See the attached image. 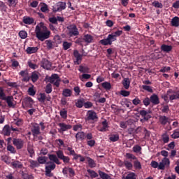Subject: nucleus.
Segmentation results:
<instances>
[{
	"label": "nucleus",
	"instance_id": "1",
	"mask_svg": "<svg viewBox=\"0 0 179 179\" xmlns=\"http://www.w3.org/2000/svg\"><path fill=\"white\" fill-rule=\"evenodd\" d=\"M35 34L36 38H38L39 41H44L45 40L50 38L51 31L48 30V28H47L43 22H41L40 24L36 26Z\"/></svg>",
	"mask_w": 179,
	"mask_h": 179
},
{
	"label": "nucleus",
	"instance_id": "2",
	"mask_svg": "<svg viewBox=\"0 0 179 179\" xmlns=\"http://www.w3.org/2000/svg\"><path fill=\"white\" fill-rule=\"evenodd\" d=\"M56 155L54 154H49L48 158L50 160V162H52L54 164H61V162L59 160H62L63 163L64 164H68L69 162H71V158L68 156H65L64 155V151L59 150L55 152Z\"/></svg>",
	"mask_w": 179,
	"mask_h": 179
},
{
	"label": "nucleus",
	"instance_id": "3",
	"mask_svg": "<svg viewBox=\"0 0 179 179\" xmlns=\"http://www.w3.org/2000/svg\"><path fill=\"white\" fill-rule=\"evenodd\" d=\"M122 34V31L117 30L110 34H109L106 39H101L99 41L100 44L102 45H111L113 42L117 41V38L120 37Z\"/></svg>",
	"mask_w": 179,
	"mask_h": 179
},
{
	"label": "nucleus",
	"instance_id": "4",
	"mask_svg": "<svg viewBox=\"0 0 179 179\" xmlns=\"http://www.w3.org/2000/svg\"><path fill=\"white\" fill-rule=\"evenodd\" d=\"M0 100L6 101L9 108H15V103H13V96H6L5 91L2 87H0Z\"/></svg>",
	"mask_w": 179,
	"mask_h": 179
},
{
	"label": "nucleus",
	"instance_id": "5",
	"mask_svg": "<svg viewBox=\"0 0 179 179\" xmlns=\"http://www.w3.org/2000/svg\"><path fill=\"white\" fill-rule=\"evenodd\" d=\"M68 30V36L69 37H75L76 36H79V29H78V27L75 24H71L67 26Z\"/></svg>",
	"mask_w": 179,
	"mask_h": 179
},
{
	"label": "nucleus",
	"instance_id": "6",
	"mask_svg": "<svg viewBox=\"0 0 179 179\" xmlns=\"http://www.w3.org/2000/svg\"><path fill=\"white\" fill-rule=\"evenodd\" d=\"M33 104H34V101L30 96L25 97L22 102V106L24 110H27V108H33Z\"/></svg>",
	"mask_w": 179,
	"mask_h": 179
},
{
	"label": "nucleus",
	"instance_id": "7",
	"mask_svg": "<svg viewBox=\"0 0 179 179\" xmlns=\"http://www.w3.org/2000/svg\"><path fill=\"white\" fill-rule=\"evenodd\" d=\"M31 132L34 138L38 136V135L41 134V131H40V124L37 123H31Z\"/></svg>",
	"mask_w": 179,
	"mask_h": 179
},
{
	"label": "nucleus",
	"instance_id": "8",
	"mask_svg": "<svg viewBox=\"0 0 179 179\" xmlns=\"http://www.w3.org/2000/svg\"><path fill=\"white\" fill-rule=\"evenodd\" d=\"M48 165L45 166V176L46 177H52V173H51V171L52 170H55V167H57V165L54 164V162H48Z\"/></svg>",
	"mask_w": 179,
	"mask_h": 179
},
{
	"label": "nucleus",
	"instance_id": "9",
	"mask_svg": "<svg viewBox=\"0 0 179 179\" xmlns=\"http://www.w3.org/2000/svg\"><path fill=\"white\" fill-rule=\"evenodd\" d=\"M168 94L169 95L170 101L173 100H179V90H173V89L168 90Z\"/></svg>",
	"mask_w": 179,
	"mask_h": 179
},
{
	"label": "nucleus",
	"instance_id": "10",
	"mask_svg": "<svg viewBox=\"0 0 179 179\" xmlns=\"http://www.w3.org/2000/svg\"><path fill=\"white\" fill-rule=\"evenodd\" d=\"M13 145L15 146L17 150H20V149H23V146H24V141L22 138H13Z\"/></svg>",
	"mask_w": 179,
	"mask_h": 179
},
{
	"label": "nucleus",
	"instance_id": "11",
	"mask_svg": "<svg viewBox=\"0 0 179 179\" xmlns=\"http://www.w3.org/2000/svg\"><path fill=\"white\" fill-rule=\"evenodd\" d=\"M99 117L94 110H88L87 113L86 121H97Z\"/></svg>",
	"mask_w": 179,
	"mask_h": 179
},
{
	"label": "nucleus",
	"instance_id": "12",
	"mask_svg": "<svg viewBox=\"0 0 179 179\" xmlns=\"http://www.w3.org/2000/svg\"><path fill=\"white\" fill-rule=\"evenodd\" d=\"M66 9V3L59 1L58 2L55 7H53V12H61V10H64Z\"/></svg>",
	"mask_w": 179,
	"mask_h": 179
},
{
	"label": "nucleus",
	"instance_id": "13",
	"mask_svg": "<svg viewBox=\"0 0 179 179\" xmlns=\"http://www.w3.org/2000/svg\"><path fill=\"white\" fill-rule=\"evenodd\" d=\"M51 62L48 61V59L43 58L41 61V66L43 68V69H47V71L51 69Z\"/></svg>",
	"mask_w": 179,
	"mask_h": 179
},
{
	"label": "nucleus",
	"instance_id": "14",
	"mask_svg": "<svg viewBox=\"0 0 179 179\" xmlns=\"http://www.w3.org/2000/svg\"><path fill=\"white\" fill-rule=\"evenodd\" d=\"M166 166H170V159L169 158H164L158 164V170H164Z\"/></svg>",
	"mask_w": 179,
	"mask_h": 179
},
{
	"label": "nucleus",
	"instance_id": "15",
	"mask_svg": "<svg viewBox=\"0 0 179 179\" xmlns=\"http://www.w3.org/2000/svg\"><path fill=\"white\" fill-rule=\"evenodd\" d=\"M58 126L60 127L59 132H65V131H68L72 128L71 124H66L65 123H59Z\"/></svg>",
	"mask_w": 179,
	"mask_h": 179
},
{
	"label": "nucleus",
	"instance_id": "16",
	"mask_svg": "<svg viewBox=\"0 0 179 179\" xmlns=\"http://www.w3.org/2000/svg\"><path fill=\"white\" fill-rule=\"evenodd\" d=\"M19 75L23 78L22 82H29L30 77L29 76V71L27 70L21 71Z\"/></svg>",
	"mask_w": 179,
	"mask_h": 179
},
{
	"label": "nucleus",
	"instance_id": "17",
	"mask_svg": "<svg viewBox=\"0 0 179 179\" xmlns=\"http://www.w3.org/2000/svg\"><path fill=\"white\" fill-rule=\"evenodd\" d=\"M159 122L160 123L161 125L164 126L168 123L170 124V118L164 115H159Z\"/></svg>",
	"mask_w": 179,
	"mask_h": 179
},
{
	"label": "nucleus",
	"instance_id": "18",
	"mask_svg": "<svg viewBox=\"0 0 179 179\" xmlns=\"http://www.w3.org/2000/svg\"><path fill=\"white\" fill-rule=\"evenodd\" d=\"M73 55L76 59L75 61V64H76L77 65H79L80 64L79 61H82V57H83V55H80L79 53V51H78V50H75L73 51Z\"/></svg>",
	"mask_w": 179,
	"mask_h": 179
},
{
	"label": "nucleus",
	"instance_id": "19",
	"mask_svg": "<svg viewBox=\"0 0 179 179\" xmlns=\"http://www.w3.org/2000/svg\"><path fill=\"white\" fill-rule=\"evenodd\" d=\"M76 142L78 141H85L86 139V133L83 131H78L76 134Z\"/></svg>",
	"mask_w": 179,
	"mask_h": 179
},
{
	"label": "nucleus",
	"instance_id": "20",
	"mask_svg": "<svg viewBox=\"0 0 179 179\" xmlns=\"http://www.w3.org/2000/svg\"><path fill=\"white\" fill-rule=\"evenodd\" d=\"M150 100L154 104V106H157V104H160V101L159 100V96L156 94H153L150 97Z\"/></svg>",
	"mask_w": 179,
	"mask_h": 179
},
{
	"label": "nucleus",
	"instance_id": "21",
	"mask_svg": "<svg viewBox=\"0 0 179 179\" xmlns=\"http://www.w3.org/2000/svg\"><path fill=\"white\" fill-rule=\"evenodd\" d=\"M78 71L81 72V73H89L90 72V68L87 66L80 65Z\"/></svg>",
	"mask_w": 179,
	"mask_h": 179
},
{
	"label": "nucleus",
	"instance_id": "22",
	"mask_svg": "<svg viewBox=\"0 0 179 179\" xmlns=\"http://www.w3.org/2000/svg\"><path fill=\"white\" fill-rule=\"evenodd\" d=\"M122 83L124 88L126 89V90H128V89H129V86H131V80L128 78H124Z\"/></svg>",
	"mask_w": 179,
	"mask_h": 179
},
{
	"label": "nucleus",
	"instance_id": "23",
	"mask_svg": "<svg viewBox=\"0 0 179 179\" xmlns=\"http://www.w3.org/2000/svg\"><path fill=\"white\" fill-rule=\"evenodd\" d=\"M13 169H23V164L20 161H14L11 163Z\"/></svg>",
	"mask_w": 179,
	"mask_h": 179
},
{
	"label": "nucleus",
	"instance_id": "24",
	"mask_svg": "<svg viewBox=\"0 0 179 179\" xmlns=\"http://www.w3.org/2000/svg\"><path fill=\"white\" fill-rule=\"evenodd\" d=\"M171 24L173 27H179V17L176 16L171 19Z\"/></svg>",
	"mask_w": 179,
	"mask_h": 179
},
{
	"label": "nucleus",
	"instance_id": "25",
	"mask_svg": "<svg viewBox=\"0 0 179 179\" xmlns=\"http://www.w3.org/2000/svg\"><path fill=\"white\" fill-rule=\"evenodd\" d=\"M84 41L85 43H87V44H90L93 43V36L87 34L84 36Z\"/></svg>",
	"mask_w": 179,
	"mask_h": 179
},
{
	"label": "nucleus",
	"instance_id": "26",
	"mask_svg": "<svg viewBox=\"0 0 179 179\" xmlns=\"http://www.w3.org/2000/svg\"><path fill=\"white\" fill-rule=\"evenodd\" d=\"M161 50L164 51V52H170V51L173 50V46L163 44L161 45Z\"/></svg>",
	"mask_w": 179,
	"mask_h": 179
},
{
	"label": "nucleus",
	"instance_id": "27",
	"mask_svg": "<svg viewBox=\"0 0 179 179\" xmlns=\"http://www.w3.org/2000/svg\"><path fill=\"white\" fill-rule=\"evenodd\" d=\"M10 126L9 125H6L4 126L3 129V135H5V136H10Z\"/></svg>",
	"mask_w": 179,
	"mask_h": 179
},
{
	"label": "nucleus",
	"instance_id": "28",
	"mask_svg": "<svg viewBox=\"0 0 179 179\" xmlns=\"http://www.w3.org/2000/svg\"><path fill=\"white\" fill-rule=\"evenodd\" d=\"M87 160L88 166L90 167V169H94V167H96V162H94V159L90 158V157H87Z\"/></svg>",
	"mask_w": 179,
	"mask_h": 179
},
{
	"label": "nucleus",
	"instance_id": "29",
	"mask_svg": "<svg viewBox=\"0 0 179 179\" xmlns=\"http://www.w3.org/2000/svg\"><path fill=\"white\" fill-rule=\"evenodd\" d=\"M148 111H146L145 110H140V115H141V117H143L144 120H145V121H148V120H149V118H152V116H150V115H148Z\"/></svg>",
	"mask_w": 179,
	"mask_h": 179
},
{
	"label": "nucleus",
	"instance_id": "30",
	"mask_svg": "<svg viewBox=\"0 0 179 179\" xmlns=\"http://www.w3.org/2000/svg\"><path fill=\"white\" fill-rule=\"evenodd\" d=\"M38 51V48L37 47H28L26 50L27 54H35Z\"/></svg>",
	"mask_w": 179,
	"mask_h": 179
},
{
	"label": "nucleus",
	"instance_id": "31",
	"mask_svg": "<svg viewBox=\"0 0 179 179\" xmlns=\"http://www.w3.org/2000/svg\"><path fill=\"white\" fill-rule=\"evenodd\" d=\"M30 78L33 83H36L38 80V73L37 71L32 72Z\"/></svg>",
	"mask_w": 179,
	"mask_h": 179
},
{
	"label": "nucleus",
	"instance_id": "32",
	"mask_svg": "<svg viewBox=\"0 0 179 179\" xmlns=\"http://www.w3.org/2000/svg\"><path fill=\"white\" fill-rule=\"evenodd\" d=\"M98 173H99V176H100V178L101 179H111V176H110V175H108V173L103 172L100 170L98 171Z\"/></svg>",
	"mask_w": 179,
	"mask_h": 179
},
{
	"label": "nucleus",
	"instance_id": "33",
	"mask_svg": "<svg viewBox=\"0 0 179 179\" xmlns=\"http://www.w3.org/2000/svg\"><path fill=\"white\" fill-rule=\"evenodd\" d=\"M85 106V99L81 98L80 99H78L76 102V106L77 108H82Z\"/></svg>",
	"mask_w": 179,
	"mask_h": 179
},
{
	"label": "nucleus",
	"instance_id": "34",
	"mask_svg": "<svg viewBox=\"0 0 179 179\" xmlns=\"http://www.w3.org/2000/svg\"><path fill=\"white\" fill-rule=\"evenodd\" d=\"M29 167L31 169H36V167H40V164H38V162L34 161L33 159H29Z\"/></svg>",
	"mask_w": 179,
	"mask_h": 179
},
{
	"label": "nucleus",
	"instance_id": "35",
	"mask_svg": "<svg viewBox=\"0 0 179 179\" xmlns=\"http://www.w3.org/2000/svg\"><path fill=\"white\" fill-rule=\"evenodd\" d=\"M23 23L25 24H33V23H34V19L30 17H24Z\"/></svg>",
	"mask_w": 179,
	"mask_h": 179
},
{
	"label": "nucleus",
	"instance_id": "36",
	"mask_svg": "<svg viewBox=\"0 0 179 179\" xmlns=\"http://www.w3.org/2000/svg\"><path fill=\"white\" fill-rule=\"evenodd\" d=\"M27 152L29 153L30 157H33V155H34V149L33 148V145L30 143H28L27 145Z\"/></svg>",
	"mask_w": 179,
	"mask_h": 179
},
{
	"label": "nucleus",
	"instance_id": "37",
	"mask_svg": "<svg viewBox=\"0 0 179 179\" xmlns=\"http://www.w3.org/2000/svg\"><path fill=\"white\" fill-rule=\"evenodd\" d=\"M45 44H46V47L48 50H52V48H54L55 47V45H54L55 43L52 42V41L51 40H46L45 41Z\"/></svg>",
	"mask_w": 179,
	"mask_h": 179
},
{
	"label": "nucleus",
	"instance_id": "38",
	"mask_svg": "<svg viewBox=\"0 0 179 179\" xmlns=\"http://www.w3.org/2000/svg\"><path fill=\"white\" fill-rule=\"evenodd\" d=\"M123 164L127 170H132V168L134 167V165H132V162L128 160H124Z\"/></svg>",
	"mask_w": 179,
	"mask_h": 179
},
{
	"label": "nucleus",
	"instance_id": "39",
	"mask_svg": "<svg viewBox=\"0 0 179 179\" xmlns=\"http://www.w3.org/2000/svg\"><path fill=\"white\" fill-rule=\"evenodd\" d=\"M62 94L64 97H71V96H72V90L70 89H64L62 92Z\"/></svg>",
	"mask_w": 179,
	"mask_h": 179
},
{
	"label": "nucleus",
	"instance_id": "40",
	"mask_svg": "<svg viewBox=\"0 0 179 179\" xmlns=\"http://www.w3.org/2000/svg\"><path fill=\"white\" fill-rule=\"evenodd\" d=\"M87 171L90 173L91 178H97L99 177V173L93 170L87 169Z\"/></svg>",
	"mask_w": 179,
	"mask_h": 179
},
{
	"label": "nucleus",
	"instance_id": "41",
	"mask_svg": "<svg viewBox=\"0 0 179 179\" xmlns=\"http://www.w3.org/2000/svg\"><path fill=\"white\" fill-rule=\"evenodd\" d=\"M101 86L105 90H111V83L108 82L102 83Z\"/></svg>",
	"mask_w": 179,
	"mask_h": 179
},
{
	"label": "nucleus",
	"instance_id": "42",
	"mask_svg": "<svg viewBox=\"0 0 179 179\" xmlns=\"http://www.w3.org/2000/svg\"><path fill=\"white\" fill-rule=\"evenodd\" d=\"M134 166L135 167L136 170H141L142 169V164L141 162L135 159L134 162Z\"/></svg>",
	"mask_w": 179,
	"mask_h": 179
},
{
	"label": "nucleus",
	"instance_id": "43",
	"mask_svg": "<svg viewBox=\"0 0 179 179\" xmlns=\"http://www.w3.org/2000/svg\"><path fill=\"white\" fill-rule=\"evenodd\" d=\"M109 140L110 141V142H117V141L120 140V135L113 134L109 138Z\"/></svg>",
	"mask_w": 179,
	"mask_h": 179
},
{
	"label": "nucleus",
	"instance_id": "44",
	"mask_svg": "<svg viewBox=\"0 0 179 179\" xmlns=\"http://www.w3.org/2000/svg\"><path fill=\"white\" fill-rule=\"evenodd\" d=\"M45 99H46L45 93L39 94V97L38 98V101H40V103H45Z\"/></svg>",
	"mask_w": 179,
	"mask_h": 179
},
{
	"label": "nucleus",
	"instance_id": "45",
	"mask_svg": "<svg viewBox=\"0 0 179 179\" xmlns=\"http://www.w3.org/2000/svg\"><path fill=\"white\" fill-rule=\"evenodd\" d=\"M170 96H171V94H169V92L167 91L166 94H162L161 97L162 99H163V100H164V101H166V103H169V101H170Z\"/></svg>",
	"mask_w": 179,
	"mask_h": 179
},
{
	"label": "nucleus",
	"instance_id": "46",
	"mask_svg": "<svg viewBox=\"0 0 179 179\" xmlns=\"http://www.w3.org/2000/svg\"><path fill=\"white\" fill-rule=\"evenodd\" d=\"M45 92L47 94H50L52 92V85L51 83H48L45 88Z\"/></svg>",
	"mask_w": 179,
	"mask_h": 179
},
{
	"label": "nucleus",
	"instance_id": "47",
	"mask_svg": "<svg viewBox=\"0 0 179 179\" xmlns=\"http://www.w3.org/2000/svg\"><path fill=\"white\" fill-rule=\"evenodd\" d=\"M59 114L60 117H62V118H64V120H66V118L68 117V111L65 110V109L60 110Z\"/></svg>",
	"mask_w": 179,
	"mask_h": 179
},
{
	"label": "nucleus",
	"instance_id": "48",
	"mask_svg": "<svg viewBox=\"0 0 179 179\" xmlns=\"http://www.w3.org/2000/svg\"><path fill=\"white\" fill-rule=\"evenodd\" d=\"M119 94H120V95L122 96L123 97H128V96H129V94H131V92L122 90H120V92H119Z\"/></svg>",
	"mask_w": 179,
	"mask_h": 179
},
{
	"label": "nucleus",
	"instance_id": "49",
	"mask_svg": "<svg viewBox=\"0 0 179 179\" xmlns=\"http://www.w3.org/2000/svg\"><path fill=\"white\" fill-rule=\"evenodd\" d=\"M5 83L9 86V87H17V83L9 82L8 80H4Z\"/></svg>",
	"mask_w": 179,
	"mask_h": 179
},
{
	"label": "nucleus",
	"instance_id": "50",
	"mask_svg": "<svg viewBox=\"0 0 179 179\" xmlns=\"http://www.w3.org/2000/svg\"><path fill=\"white\" fill-rule=\"evenodd\" d=\"M72 47V43L68 42V41H64L63 42V48L64 50H69V48Z\"/></svg>",
	"mask_w": 179,
	"mask_h": 179
},
{
	"label": "nucleus",
	"instance_id": "51",
	"mask_svg": "<svg viewBox=\"0 0 179 179\" xmlns=\"http://www.w3.org/2000/svg\"><path fill=\"white\" fill-rule=\"evenodd\" d=\"M162 141L164 142V143H169V141H170V137L168 136L167 134H164L162 136Z\"/></svg>",
	"mask_w": 179,
	"mask_h": 179
},
{
	"label": "nucleus",
	"instance_id": "52",
	"mask_svg": "<svg viewBox=\"0 0 179 179\" xmlns=\"http://www.w3.org/2000/svg\"><path fill=\"white\" fill-rule=\"evenodd\" d=\"M7 150H8V152L13 153V155H15V153H16V150L15 149V147H13V145H10V144H8L7 145Z\"/></svg>",
	"mask_w": 179,
	"mask_h": 179
},
{
	"label": "nucleus",
	"instance_id": "53",
	"mask_svg": "<svg viewBox=\"0 0 179 179\" xmlns=\"http://www.w3.org/2000/svg\"><path fill=\"white\" fill-rule=\"evenodd\" d=\"M37 160L39 165L44 164L47 162V157H39Z\"/></svg>",
	"mask_w": 179,
	"mask_h": 179
},
{
	"label": "nucleus",
	"instance_id": "54",
	"mask_svg": "<svg viewBox=\"0 0 179 179\" xmlns=\"http://www.w3.org/2000/svg\"><path fill=\"white\" fill-rule=\"evenodd\" d=\"M171 138H173V139H178V138H179V128L176 129V130L173 131V134H171Z\"/></svg>",
	"mask_w": 179,
	"mask_h": 179
},
{
	"label": "nucleus",
	"instance_id": "55",
	"mask_svg": "<svg viewBox=\"0 0 179 179\" xmlns=\"http://www.w3.org/2000/svg\"><path fill=\"white\" fill-rule=\"evenodd\" d=\"M65 150H68V152H69V153L67 154V155H69V156H72L73 155H75V153H76L75 150H73V148L72 147L66 146L65 148Z\"/></svg>",
	"mask_w": 179,
	"mask_h": 179
},
{
	"label": "nucleus",
	"instance_id": "56",
	"mask_svg": "<svg viewBox=\"0 0 179 179\" xmlns=\"http://www.w3.org/2000/svg\"><path fill=\"white\" fill-rule=\"evenodd\" d=\"M8 6H6V4H5L3 1H0V10H1V12H6Z\"/></svg>",
	"mask_w": 179,
	"mask_h": 179
},
{
	"label": "nucleus",
	"instance_id": "57",
	"mask_svg": "<svg viewBox=\"0 0 179 179\" xmlns=\"http://www.w3.org/2000/svg\"><path fill=\"white\" fill-rule=\"evenodd\" d=\"M19 36L20 37V38H22V40H24V38H27V32L26 31H20L19 32Z\"/></svg>",
	"mask_w": 179,
	"mask_h": 179
},
{
	"label": "nucleus",
	"instance_id": "58",
	"mask_svg": "<svg viewBox=\"0 0 179 179\" xmlns=\"http://www.w3.org/2000/svg\"><path fill=\"white\" fill-rule=\"evenodd\" d=\"M92 78V75L87 74V73H84L82 76H80V80L83 82V79H90Z\"/></svg>",
	"mask_w": 179,
	"mask_h": 179
},
{
	"label": "nucleus",
	"instance_id": "59",
	"mask_svg": "<svg viewBox=\"0 0 179 179\" xmlns=\"http://www.w3.org/2000/svg\"><path fill=\"white\" fill-rule=\"evenodd\" d=\"M143 90H145L146 92H148L149 93H153V89L151 86L149 85H143L142 86Z\"/></svg>",
	"mask_w": 179,
	"mask_h": 179
},
{
	"label": "nucleus",
	"instance_id": "60",
	"mask_svg": "<svg viewBox=\"0 0 179 179\" xmlns=\"http://www.w3.org/2000/svg\"><path fill=\"white\" fill-rule=\"evenodd\" d=\"M152 5L155 8H163V3H162L157 1H155L154 2H152Z\"/></svg>",
	"mask_w": 179,
	"mask_h": 179
},
{
	"label": "nucleus",
	"instance_id": "61",
	"mask_svg": "<svg viewBox=\"0 0 179 179\" xmlns=\"http://www.w3.org/2000/svg\"><path fill=\"white\" fill-rule=\"evenodd\" d=\"M8 6H16L17 0H6Z\"/></svg>",
	"mask_w": 179,
	"mask_h": 179
},
{
	"label": "nucleus",
	"instance_id": "62",
	"mask_svg": "<svg viewBox=\"0 0 179 179\" xmlns=\"http://www.w3.org/2000/svg\"><path fill=\"white\" fill-rule=\"evenodd\" d=\"M141 150H142V147L140 145H136L133 147V152H134V153H139Z\"/></svg>",
	"mask_w": 179,
	"mask_h": 179
},
{
	"label": "nucleus",
	"instance_id": "63",
	"mask_svg": "<svg viewBox=\"0 0 179 179\" xmlns=\"http://www.w3.org/2000/svg\"><path fill=\"white\" fill-rule=\"evenodd\" d=\"M136 174L134 172H131L126 176L125 179H136Z\"/></svg>",
	"mask_w": 179,
	"mask_h": 179
},
{
	"label": "nucleus",
	"instance_id": "64",
	"mask_svg": "<svg viewBox=\"0 0 179 179\" xmlns=\"http://www.w3.org/2000/svg\"><path fill=\"white\" fill-rule=\"evenodd\" d=\"M150 98L149 97H145L143 100V103L144 104V106H145V107H148V106L150 105Z\"/></svg>",
	"mask_w": 179,
	"mask_h": 179
}]
</instances>
